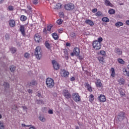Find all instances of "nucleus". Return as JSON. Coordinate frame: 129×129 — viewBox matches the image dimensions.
Listing matches in <instances>:
<instances>
[{"label": "nucleus", "mask_w": 129, "mask_h": 129, "mask_svg": "<svg viewBox=\"0 0 129 129\" xmlns=\"http://www.w3.org/2000/svg\"><path fill=\"white\" fill-rule=\"evenodd\" d=\"M51 29H52V26L51 25H48L47 26V31H48V32H50V31H51Z\"/></svg>", "instance_id": "nucleus-45"}, {"label": "nucleus", "mask_w": 129, "mask_h": 129, "mask_svg": "<svg viewBox=\"0 0 129 129\" xmlns=\"http://www.w3.org/2000/svg\"><path fill=\"white\" fill-rule=\"evenodd\" d=\"M98 59L100 62V63H101V64H103V60H104V56H99L98 57Z\"/></svg>", "instance_id": "nucleus-21"}, {"label": "nucleus", "mask_w": 129, "mask_h": 129, "mask_svg": "<svg viewBox=\"0 0 129 129\" xmlns=\"http://www.w3.org/2000/svg\"><path fill=\"white\" fill-rule=\"evenodd\" d=\"M116 27H121V26H123V23L120 22H118L115 23Z\"/></svg>", "instance_id": "nucleus-29"}, {"label": "nucleus", "mask_w": 129, "mask_h": 129, "mask_svg": "<svg viewBox=\"0 0 129 129\" xmlns=\"http://www.w3.org/2000/svg\"><path fill=\"white\" fill-rule=\"evenodd\" d=\"M45 45L47 49H48L49 50L51 49V46H50V44H49L48 42H45Z\"/></svg>", "instance_id": "nucleus-33"}, {"label": "nucleus", "mask_w": 129, "mask_h": 129, "mask_svg": "<svg viewBox=\"0 0 129 129\" xmlns=\"http://www.w3.org/2000/svg\"><path fill=\"white\" fill-rule=\"evenodd\" d=\"M10 70L12 73L15 72L16 71V67L14 65L11 66L10 67Z\"/></svg>", "instance_id": "nucleus-23"}, {"label": "nucleus", "mask_w": 129, "mask_h": 129, "mask_svg": "<svg viewBox=\"0 0 129 129\" xmlns=\"http://www.w3.org/2000/svg\"><path fill=\"white\" fill-rule=\"evenodd\" d=\"M8 9H9V11H13L14 7H13L12 6H10L8 7Z\"/></svg>", "instance_id": "nucleus-46"}, {"label": "nucleus", "mask_w": 129, "mask_h": 129, "mask_svg": "<svg viewBox=\"0 0 129 129\" xmlns=\"http://www.w3.org/2000/svg\"><path fill=\"white\" fill-rule=\"evenodd\" d=\"M62 94L64 97L67 98V99H69V98H71L72 97L71 94L69 93V91H68V90H63Z\"/></svg>", "instance_id": "nucleus-7"}, {"label": "nucleus", "mask_w": 129, "mask_h": 129, "mask_svg": "<svg viewBox=\"0 0 129 129\" xmlns=\"http://www.w3.org/2000/svg\"><path fill=\"white\" fill-rule=\"evenodd\" d=\"M9 26L12 28H14L16 26V22L14 20H11L9 21Z\"/></svg>", "instance_id": "nucleus-17"}, {"label": "nucleus", "mask_w": 129, "mask_h": 129, "mask_svg": "<svg viewBox=\"0 0 129 129\" xmlns=\"http://www.w3.org/2000/svg\"><path fill=\"white\" fill-rule=\"evenodd\" d=\"M36 96H38L39 98L42 97V95L40 93H38L36 95Z\"/></svg>", "instance_id": "nucleus-53"}, {"label": "nucleus", "mask_w": 129, "mask_h": 129, "mask_svg": "<svg viewBox=\"0 0 129 129\" xmlns=\"http://www.w3.org/2000/svg\"><path fill=\"white\" fill-rule=\"evenodd\" d=\"M22 126L25 127V126H27V127H29L30 126H32V125H26L25 124H22Z\"/></svg>", "instance_id": "nucleus-50"}, {"label": "nucleus", "mask_w": 129, "mask_h": 129, "mask_svg": "<svg viewBox=\"0 0 129 129\" xmlns=\"http://www.w3.org/2000/svg\"><path fill=\"white\" fill-rule=\"evenodd\" d=\"M11 51H12V53L13 54H15L16 53V51H17V49L15 47H12L11 48Z\"/></svg>", "instance_id": "nucleus-36"}, {"label": "nucleus", "mask_w": 129, "mask_h": 129, "mask_svg": "<svg viewBox=\"0 0 129 129\" xmlns=\"http://www.w3.org/2000/svg\"><path fill=\"white\" fill-rule=\"evenodd\" d=\"M25 25H20V28L19 29L20 32H21L22 36L23 37H26V30H25Z\"/></svg>", "instance_id": "nucleus-9"}, {"label": "nucleus", "mask_w": 129, "mask_h": 129, "mask_svg": "<svg viewBox=\"0 0 129 129\" xmlns=\"http://www.w3.org/2000/svg\"><path fill=\"white\" fill-rule=\"evenodd\" d=\"M100 54L103 56H105V51L104 50H101L100 51Z\"/></svg>", "instance_id": "nucleus-41"}, {"label": "nucleus", "mask_w": 129, "mask_h": 129, "mask_svg": "<svg viewBox=\"0 0 129 129\" xmlns=\"http://www.w3.org/2000/svg\"><path fill=\"white\" fill-rule=\"evenodd\" d=\"M75 8V6H74V4H66L64 5V8L67 11H72V10H74V9Z\"/></svg>", "instance_id": "nucleus-6"}, {"label": "nucleus", "mask_w": 129, "mask_h": 129, "mask_svg": "<svg viewBox=\"0 0 129 129\" xmlns=\"http://www.w3.org/2000/svg\"><path fill=\"white\" fill-rule=\"evenodd\" d=\"M66 45L67 47H70V43L67 42Z\"/></svg>", "instance_id": "nucleus-63"}, {"label": "nucleus", "mask_w": 129, "mask_h": 129, "mask_svg": "<svg viewBox=\"0 0 129 129\" xmlns=\"http://www.w3.org/2000/svg\"><path fill=\"white\" fill-rule=\"evenodd\" d=\"M126 76L129 77V72H127V73H126Z\"/></svg>", "instance_id": "nucleus-64"}, {"label": "nucleus", "mask_w": 129, "mask_h": 129, "mask_svg": "<svg viewBox=\"0 0 129 129\" xmlns=\"http://www.w3.org/2000/svg\"><path fill=\"white\" fill-rule=\"evenodd\" d=\"M103 40V39L102 38V37H100L98 38L97 42H99V43H100L101 44V41Z\"/></svg>", "instance_id": "nucleus-44"}, {"label": "nucleus", "mask_w": 129, "mask_h": 129, "mask_svg": "<svg viewBox=\"0 0 129 129\" xmlns=\"http://www.w3.org/2000/svg\"><path fill=\"white\" fill-rule=\"evenodd\" d=\"M92 12V13H96V12H97V9L95 8V9H93Z\"/></svg>", "instance_id": "nucleus-54"}, {"label": "nucleus", "mask_w": 129, "mask_h": 129, "mask_svg": "<svg viewBox=\"0 0 129 129\" xmlns=\"http://www.w3.org/2000/svg\"><path fill=\"white\" fill-rule=\"evenodd\" d=\"M86 24H87V25H89V26H94V23L93 21L88 19V20H86L85 21Z\"/></svg>", "instance_id": "nucleus-18"}, {"label": "nucleus", "mask_w": 129, "mask_h": 129, "mask_svg": "<svg viewBox=\"0 0 129 129\" xmlns=\"http://www.w3.org/2000/svg\"><path fill=\"white\" fill-rule=\"evenodd\" d=\"M34 40L35 42L40 43L42 42V37H41V35H39V33H37L34 36Z\"/></svg>", "instance_id": "nucleus-8"}, {"label": "nucleus", "mask_w": 129, "mask_h": 129, "mask_svg": "<svg viewBox=\"0 0 129 129\" xmlns=\"http://www.w3.org/2000/svg\"><path fill=\"white\" fill-rule=\"evenodd\" d=\"M96 16H101V12L98 11L96 13Z\"/></svg>", "instance_id": "nucleus-48"}, {"label": "nucleus", "mask_w": 129, "mask_h": 129, "mask_svg": "<svg viewBox=\"0 0 129 129\" xmlns=\"http://www.w3.org/2000/svg\"><path fill=\"white\" fill-rule=\"evenodd\" d=\"M63 53L64 54V56H68V50L67 49H63Z\"/></svg>", "instance_id": "nucleus-40"}, {"label": "nucleus", "mask_w": 129, "mask_h": 129, "mask_svg": "<svg viewBox=\"0 0 129 129\" xmlns=\"http://www.w3.org/2000/svg\"><path fill=\"white\" fill-rule=\"evenodd\" d=\"M114 52L119 56H121V55H122V50L118 47L115 48Z\"/></svg>", "instance_id": "nucleus-12"}, {"label": "nucleus", "mask_w": 129, "mask_h": 129, "mask_svg": "<svg viewBox=\"0 0 129 129\" xmlns=\"http://www.w3.org/2000/svg\"><path fill=\"white\" fill-rule=\"evenodd\" d=\"M20 20L22 22H25L27 20V17L25 16V15H22L20 17Z\"/></svg>", "instance_id": "nucleus-28"}, {"label": "nucleus", "mask_w": 129, "mask_h": 129, "mask_svg": "<svg viewBox=\"0 0 129 129\" xmlns=\"http://www.w3.org/2000/svg\"><path fill=\"white\" fill-rule=\"evenodd\" d=\"M39 119L42 122H45V121H46V119L43 116H40Z\"/></svg>", "instance_id": "nucleus-32"}, {"label": "nucleus", "mask_w": 129, "mask_h": 129, "mask_svg": "<svg viewBox=\"0 0 129 129\" xmlns=\"http://www.w3.org/2000/svg\"><path fill=\"white\" fill-rule=\"evenodd\" d=\"M4 123L0 121V129H5Z\"/></svg>", "instance_id": "nucleus-35"}, {"label": "nucleus", "mask_w": 129, "mask_h": 129, "mask_svg": "<svg viewBox=\"0 0 129 129\" xmlns=\"http://www.w3.org/2000/svg\"><path fill=\"white\" fill-rule=\"evenodd\" d=\"M27 9H28V10H29V11H31V10H32V8H31V7L30 6H27Z\"/></svg>", "instance_id": "nucleus-62"}, {"label": "nucleus", "mask_w": 129, "mask_h": 129, "mask_svg": "<svg viewBox=\"0 0 129 129\" xmlns=\"http://www.w3.org/2000/svg\"><path fill=\"white\" fill-rule=\"evenodd\" d=\"M79 60H83V56H81V55H79L78 56Z\"/></svg>", "instance_id": "nucleus-51"}, {"label": "nucleus", "mask_w": 129, "mask_h": 129, "mask_svg": "<svg viewBox=\"0 0 129 129\" xmlns=\"http://www.w3.org/2000/svg\"><path fill=\"white\" fill-rule=\"evenodd\" d=\"M56 23L58 24V25H61V24L63 23V20H62L61 19H59L57 20Z\"/></svg>", "instance_id": "nucleus-37"}, {"label": "nucleus", "mask_w": 129, "mask_h": 129, "mask_svg": "<svg viewBox=\"0 0 129 129\" xmlns=\"http://www.w3.org/2000/svg\"><path fill=\"white\" fill-rule=\"evenodd\" d=\"M117 61L120 64H124V61L123 59L118 58Z\"/></svg>", "instance_id": "nucleus-34"}, {"label": "nucleus", "mask_w": 129, "mask_h": 129, "mask_svg": "<svg viewBox=\"0 0 129 129\" xmlns=\"http://www.w3.org/2000/svg\"><path fill=\"white\" fill-rule=\"evenodd\" d=\"M85 86H86L87 89L90 91V92H91L92 91V88L90 85H89V84L88 83H85Z\"/></svg>", "instance_id": "nucleus-19"}, {"label": "nucleus", "mask_w": 129, "mask_h": 129, "mask_svg": "<svg viewBox=\"0 0 129 129\" xmlns=\"http://www.w3.org/2000/svg\"><path fill=\"white\" fill-rule=\"evenodd\" d=\"M24 57L25 58H30V54H29V53L28 52H26L24 54Z\"/></svg>", "instance_id": "nucleus-39"}, {"label": "nucleus", "mask_w": 129, "mask_h": 129, "mask_svg": "<svg viewBox=\"0 0 129 129\" xmlns=\"http://www.w3.org/2000/svg\"><path fill=\"white\" fill-rule=\"evenodd\" d=\"M38 85V83H37V81L33 80L31 82L28 83V86L29 87H34V86H37Z\"/></svg>", "instance_id": "nucleus-10"}, {"label": "nucleus", "mask_w": 129, "mask_h": 129, "mask_svg": "<svg viewBox=\"0 0 129 129\" xmlns=\"http://www.w3.org/2000/svg\"><path fill=\"white\" fill-rule=\"evenodd\" d=\"M39 3V0H33V4L34 5H37Z\"/></svg>", "instance_id": "nucleus-43"}, {"label": "nucleus", "mask_w": 129, "mask_h": 129, "mask_svg": "<svg viewBox=\"0 0 129 129\" xmlns=\"http://www.w3.org/2000/svg\"><path fill=\"white\" fill-rule=\"evenodd\" d=\"M119 82L121 83V84H124V79L123 78L120 79L119 81Z\"/></svg>", "instance_id": "nucleus-42"}, {"label": "nucleus", "mask_w": 129, "mask_h": 129, "mask_svg": "<svg viewBox=\"0 0 129 129\" xmlns=\"http://www.w3.org/2000/svg\"><path fill=\"white\" fill-rule=\"evenodd\" d=\"M48 113H49V114H53V110H48Z\"/></svg>", "instance_id": "nucleus-56"}, {"label": "nucleus", "mask_w": 129, "mask_h": 129, "mask_svg": "<svg viewBox=\"0 0 129 129\" xmlns=\"http://www.w3.org/2000/svg\"><path fill=\"white\" fill-rule=\"evenodd\" d=\"M17 108H18V106H17V105H14L13 106H12V109L16 110Z\"/></svg>", "instance_id": "nucleus-47"}, {"label": "nucleus", "mask_w": 129, "mask_h": 129, "mask_svg": "<svg viewBox=\"0 0 129 129\" xmlns=\"http://www.w3.org/2000/svg\"><path fill=\"white\" fill-rule=\"evenodd\" d=\"M110 72L111 73V76H112V77H114L115 76V72L113 68H112L111 69Z\"/></svg>", "instance_id": "nucleus-24"}, {"label": "nucleus", "mask_w": 129, "mask_h": 129, "mask_svg": "<svg viewBox=\"0 0 129 129\" xmlns=\"http://www.w3.org/2000/svg\"><path fill=\"white\" fill-rule=\"evenodd\" d=\"M74 80H75V78H74V77L71 78V81H74Z\"/></svg>", "instance_id": "nucleus-60"}, {"label": "nucleus", "mask_w": 129, "mask_h": 129, "mask_svg": "<svg viewBox=\"0 0 129 129\" xmlns=\"http://www.w3.org/2000/svg\"><path fill=\"white\" fill-rule=\"evenodd\" d=\"M5 38L6 40H9L10 39V37L9 36V34H6L5 35Z\"/></svg>", "instance_id": "nucleus-52"}, {"label": "nucleus", "mask_w": 129, "mask_h": 129, "mask_svg": "<svg viewBox=\"0 0 129 129\" xmlns=\"http://www.w3.org/2000/svg\"><path fill=\"white\" fill-rule=\"evenodd\" d=\"M62 8V5H61V4L58 3L56 4L55 9H56L57 10H60V9H61Z\"/></svg>", "instance_id": "nucleus-30"}, {"label": "nucleus", "mask_w": 129, "mask_h": 129, "mask_svg": "<svg viewBox=\"0 0 129 129\" xmlns=\"http://www.w3.org/2000/svg\"><path fill=\"white\" fill-rule=\"evenodd\" d=\"M93 100H94V96L91 94L90 95V101L92 102Z\"/></svg>", "instance_id": "nucleus-38"}, {"label": "nucleus", "mask_w": 129, "mask_h": 129, "mask_svg": "<svg viewBox=\"0 0 129 129\" xmlns=\"http://www.w3.org/2000/svg\"><path fill=\"white\" fill-rule=\"evenodd\" d=\"M95 84L97 87H99V88H100V87H102V83H101V80H97L95 82Z\"/></svg>", "instance_id": "nucleus-16"}, {"label": "nucleus", "mask_w": 129, "mask_h": 129, "mask_svg": "<svg viewBox=\"0 0 129 129\" xmlns=\"http://www.w3.org/2000/svg\"><path fill=\"white\" fill-rule=\"evenodd\" d=\"M108 13L110 15H114L115 14V11L113 9H110L109 10Z\"/></svg>", "instance_id": "nucleus-31"}, {"label": "nucleus", "mask_w": 129, "mask_h": 129, "mask_svg": "<svg viewBox=\"0 0 129 129\" xmlns=\"http://www.w3.org/2000/svg\"><path fill=\"white\" fill-rule=\"evenodd\" d=\"M34 54L38 60H40L42 58V50L41 49V47L37 46L36 48Z\"/></svg>", "instance_id": "nucleus-1"}, {"label": "nucleus", "mask_w": 129, "mask_h": 129, "mask_svg": "<svg viewBox=\"0 0 129 129\" xmlns=\"http://www.w3.org/2000/svg\"><path fill=\"white\" fill-rule=\"evenodd\" d=\"M74 52L75 54V55L77 56V57H78L80 54V49L78 47H75L74 49Z\"/></svg>", "instance_id": "nucleus-14"}, {"label": "nucleus", "mask_w": 129, "mask_h": 129, "mask_svg": "<svg viewBox=\"0 0 129 129\" xmlns=\"http://www.w3.org/2000/svg\"><path fill=\"white\" fill-rule=\"evenodd\" d=\"M47 31H48V30L47 29V28H45L43 30V32L44 33V34H47Z\"/></svg>", "instance_id": "nucleus-55"}, {"label": "nucleus", "mask_w": 129, "mask_h": 129, "mask_svg": "<svg viewBox=\"0 0 129 129\" xmlns=\"http://www.w3.org/2000/svg\"><path fill=\"white\" fill-rule=\"evenodd\" d=\"M92 46L95 50H98L101 49V43L97 41V40H95L93 42Z\"/></svg>", "instance_id": "nucleus-3"}, {"label": "nucleus", "mask_w": 129, "mask_h": 129, "mask_svg": "<svg viewBox=\"0 0 129 129\" xmlns=\"http://www.w3.org/2000/svg\"><path fill=\"white\" fill-rule=\"evenodd\" d=\"M125 23L127 26H129V20H126Z\"/></svg>", "instance_id": "nucleus-61"}, {"label": "nucleus", "mask_w": 129, "mask_h": 129, "mask_svg": "<svg viewBox=\"0 0 129 129\" xmlns=\"http://www.w3.org/2000/svg\"><path fill=\"white\" fill-rule=\"evenodd\" d=\"M98 99L100 102H105L106 101V98L104 95H101L98 97Z\"/></svg>", "instance_id": "nucleus-13"}, {"label": "nucleus", "mask_w": 129, "mask_h": 129, "mask_svg": "<svg viewBox=\"0 0 129 129\" xmlns=\"http://www.w3.org/2000/svg\"><path fill=\"white\" fill-rule=\"evenodd\" d=\"M4 86L6 90L7 89H9V88H10V84L9 83L4 82Z\"/></svg>", "instance_id": "nucleus-26"}, {"label": "nucleus", "mask_w": 129, "mask_h": 129, "mask_svg": "<svg viewBox=\"0 0 129 129\" xmlns=\"http://www.w3.org/2000/svg\"><path fill=\"white\" fill-rule=\"evenodd\" d=\"M58 33H62V32H63V29H58Z\"/></svg>", "instance_id": "nucleus-57"}, {"label": "nucleus", "mask_w": 129, "mask_h": 129, "mask_svg": "<svg viewBox=\"0 0 129 129\" xmlns=\"http://www.w3.org/2000/svg\"><path fill=\"white\" fill-rule=\"evenodd\" d=\"M73 99L76 102H79V101H81V98L79 96V94L77 93H74L72 94Z\"/></svg>", "instance_id": "nucleus-4"}, {"label": "nucleus", "mask_w": 129, "mask_h": 129, "mask_svg": "<svg viewBox=\"0 0 129 129\" xmlns=\"http://www.w3.org/2000/svg\"><path fill=\"white\" fill-rule=\"evenodd\" d=\"M71 37H72L73 38H75V37H76V34H75V33L72 32L71 34Z\"/></svg>", "instance_id": "nucleus-49"}, {"label": "nucleus", "mask_w": 129, "mask_h": 129, "mask_svg": "<svg viewBox=\"0 0 129 129\" xmlns=\"http://www.w3.org/2000/svg\"><path fill=\"white\" fill-rule=\"evenodd\" d=\"M125 118V113L120 112L117 115V118L119 121H122Z\"/></svg>", "instance_id": "nucleus-5"}, {"label": "nucleus", "mask_w": 129, "mask_h": 129, "mask_svg": "<svg viewBox=\"0 0 129 129\" xmlns=\"http://www.w3.org/2000/svg\"><path fill=\"white\" fill-rule=\"evenodd\" d=\"M61 75L62 77H68L69 76V72L66 71L65 70H63L61 72Z\"/></svg>", "instance_id": "nucleus-15"}, {"label": "nucleus", "mask_w": 129, "mask_h": 129, "mask_svg": "<svg viewBox=\"0 0 129 129\" xmlns=\"http://www.w3.org/2000/svg\"><path fill=\"white\" fill-rule=\"evenodd\" d=\"M46 84L48 88H53L55 84L54 80L50 78H47L46 80Z\"/></svg>", "instance_id": "nucleus-2"}, {"label": "nucleus", "mask_w": 129, "mask_h": 129, "mask_svg": "<svg viewBox=\"0 0 129 129\" xmlns=\"http://www.w3.org/2000/svg\"><path fill=\"white\" fill-rule=\"evenodd\" d=\"M28 93H30V94L33 93V90H32L31 89H29V90H28Z\"/></svg>", "instance_id": "nucleus-59"}, {"label": "nucleus", "mask_w": 129, "mask_h": 129, "mask_svg": "<svg viewBox=\"0 0 129 129\" xmlns=\"http://www.w3.org/2000/svg\"><path fill=\"white\" fill-rule=\"evenodd\" d=\"M102 21L104 22V23H108L109 22V19L107 17H103L102 19Z\"/></svg>", "instance_id": "nucleus-27"}, {"label": "nucleus", "mask_w": 129, "mask_h": 129, "mask_svg": "<svg viewBox=\"0 0 129 129\" xmlns=\"http://www.w3.org/2000/svg\"><path fill=\"white\" fill-rule=\"evenodd\" d=\"M119 93L121 95V96H125V94L124 93V90L122 89H119Z\"/></svg>", "instance_id": "nucleus-20"}, {"label": "nucleus", "mask_w": 129, "mask_h": 129, "mask_svg": "<svg viewBox=\"0 0 129 129\" xmlns=\"http://www.w3.org/2000/svg\"><path fill=\"white\" fill-rule=\"evenodd\" d=\"M52 36L54 40H58V39H59V36H58L56 33H52Z\"/></svg>", "instance_id": "nucleus-22"}, {"label": "nucleus", "mask_w": 129, "mask_h": 129, "mask_svg": "<svg viewBox=\"0 0 129 129\" xmlns=\"http://www.w3.org/2000/svg\"><path fill=\"white\" fill-rule=\"evenodd\" d=\"M52 65L54 69H55V70H59V68H60V67L59 66V63H58V62H57L56 60H52Z\"/></svg>", "instance_id": "nucleus-11"}, {"label": "nucleus", "mask_w": 129, "mask_h": 129, "mask_svg": "<svg viewBox=\"0 0 129 129\" xmlns=\"http://www.w3.org/2000/svg\"><path fill=\"white\" fill-rule=\"evenodd\" d=\"M75 55V53H74V51H73V52H72L71 53V56H72V57H74Z\"/></svg>", "instance_id": "nucleus-58"}, {"label": "nucleus", "mask_w": 129, "mask_h": 129, "mask_svg": "<svg viewBox=\"0 0 129 129\" xmlns=\"http://www.w3.org/2000/svg\"><path fill=\"white\" fill-rule=\"evenodd\" d=\"M105 4L106 6H108L109 7H112V4L110 3L108 0H105Z\"/></svg>", "instance_id": "nucleus-25"}]
</instances>
